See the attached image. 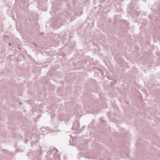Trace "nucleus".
Masks as SVG:
<instances>
[{
	"instance_id": "3",
	"label": "nucleus",
	"mask_w": 160,
	"mask_h": 160,
	"mask_svg": "<svg viewBox=\"0 0 160 160\" xmlns=\"http://www.w3.org/2000/svg\"><path fill=\"white\" fill-rule=\"evenodd\" d=\"M19 104H22V103L20 102Z\"/></svg>"
},
{
	"instance_id": "2",
	"label": "nucleus",
	"mask_w": 160,
	"mask_h": 160,
	"mask_svg": "<svg viewBox=\"0 0 160 160\" xmlns=\"http://www.w3.org/2000/svg\"><path fill=\"white\" fill-rule=\"evenodd\" d=\"M43 34V32H42L41 33H40V35H42Z\"/></svg>"
},
{
	"instance_id": "1",
	"label": "nucleus",
	"mask_w": 160,
	"mask_h": 160,
	"mask_svg": "<svg viewBox=\"0 0 160 160\" xmlns=\"http://www.w3.org/2000/svg\"><path fill=\"white\" fill-rule=\"evenodd\" d=\"M55 149L56 150V152H58V150L57 149H56V148H55Z\"/></svg>"
}]
</instances>
